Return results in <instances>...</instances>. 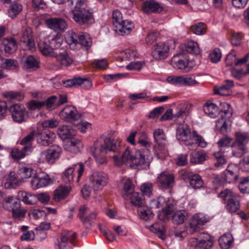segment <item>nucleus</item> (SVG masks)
I'll use <instances>...</instances> for the list:
<instances>
[{
  "label": "nucleus",
  "instance_id": "nucleus-1",
  "mask_svg": "<svg viewBox=\"0 0 249 249\" xmlns=\"http://www.w3.org/2000/svg\"><path fill=\"white\" fill-rule=\"evenodd\" d=\"M113 159L115 164L118 166L128 163L132 167L141 166L142 168H145L149 166L153 158L148 150L146 153H142L140 150H131L127 147L121 156L115 155Z\"/></svg>",
  "mask_w": 249,
  "mask_h": 249
},
{
  "label": "nucleus",
  "instance_id": "nucleus-2",
  "mask_svg": "<svg viewBox=\"0 0 249 249\" xmlns=\"http://www.w3.org/2000/svg\"><path fill=\"white\" fill-rule=\"evenodd\" d=\"M119 146V142L117 140L103 136L98 139L88 150L94 156L97 162L103 164L107 161L106 155L108 152L116 151Z\"/></svg>",
  "mask_w": 249,
  "mask_h": 249
},
{
  "label": "nucleus",
  "instance_id": "nucleus-3",
  "mask_svg": "<svg viewBox=\"0 0 249 249\" xmlns=\"http://www.w3.org/2000/svg\"><path fill=\"white\" fill-rule=\"evenodd\" d=\"M2 207L12 213V216L16 221H23L27 213V210L21 206L20 200L12 196H8L2 202Z\"/></svg>",
  "mask_w": 249,
  "mask_h": 249
},
{
  "label": "nucleus",
  "instance_id": "nucleus-4",
  "mask_svg": "<svg viewBox=\"0 0 249 249\" xmlns=\"http://www.w3.org/2000/svg\"><path fill=\"white\" fill-rule=\"evenodd\" d=\"M208 221V219L203 213L195 214L190 220L188 226L187 227L186 231H175L176 237L180 239L186 236L187 233L192 234L201 228V227Z\"/></svg>",
  "mask_w": 249,
  "mask_h": 249
},
{
  "label": "nucleus",
  "instance_id": "nucleus-5",
  "mask_svg": "<svg viewBox=\"0 0 249 249\" xmlns=\"http://www.w3.org/2000/svg\"><path fill=\"white\" fill-rule=\"evenodd\" d=\"M72 19L81 25H89L95 22L93 12L89 7H83L79 10H71L70 13Z\"/></svg>",
  "mask_w": 249,
  "mask_h": 249
},
{
  "label": "nucleus",
  "instance_id": "nucleus-6",
  "mask_svg": "<svg viewBox=\"0 0 249 249\" xmlns=\"http://www.w3.org/2000/svg\"><path fill=\"white\" fill-rule=\"evenodd\" d=\"M151 207L154 208H162L159 211L158 216L161 221L168 220L173 211L174 204L172 200H166L163 196H160L157 199L151 200Z\"/></svg>",
  "mask_w": 249,
  "mask_h": 249
},
{
  "label": "nucleus",
  "instance_id": "nucleus-7",
  "mask_svg": "<svg viewBox=\"0 0 249 249\" xmlns=\"http://www.w3.org/2000/svg\"><path fill=\"white\" fill-rule=\"evenodd\" d=\"M222 109L220 113V119L216 121L215 127L221 134H226L228 131V126L231 124L230 118L232 115V109L229 104L223 103L221 104Z\"/></svg>",
  "mask_w": 249,
  "mask_h": 249
},
{
  "label": "nucleus",
  "instance_id": "nucleus-8",
  "mask_svg": "<svg viewBox=\"0 0 249 249\" xmlns=\"http://www.w3.org/2000/svg\"><path fill=\"white\" fill-rule=\"evenodd\" d=\"M219 197L222 199L226 210L230 213L237 212L240 207V202L237 196L230 190L226 189L220 193Z\"/></svg>",
  "mask_w": 249,
  "mask_h": 249
},
{
  "label": "nucleus",
  "instance_id": "nucleus-9",
  "mask_svg": "<svg viewBox=\"0 0 249 249\" xmlns=\"http://www.w3.org/2000/svg\"><path fill=\"white\" fill-rule=\"evenodd\" d=\"M154 142L156 145L153 147L155 155L158 159H160L162 153L167 145L168 141L166 135L161 129H157L153 132Z\"/></svg>",
  "mask_w": 249,
  "mask_h": 249
},
{
  "label": "nucleus",
  "instance_id": "nucleus-10",
  "mask_svg": "<svg viewBox=\"0 0 249 249\" xmlns=\"http://www.w3.org/2000/svg\"><path fill=\"white\" fill-rule=\"evenodd\" d=\"M84 170V165L82 162L74 164L72 166L68 168L63 173L62 179L65 183H71L73 181L76 173L78 174L77 182L83 175Z\"/></svg>",
  "mask_w": 249,
  "mask_h": 249
},
{
  "label": "nucleus",
  "instance_id": "nucleus-11",
  "mask_svg": "<svg viewBox=\"0 0 249 249\" xmlns=\"http://www.w3.org/2000/svg\"><path fill=\"white\" fill-rule=\"evenodd\" d=\"M189 244L194 248L210 249L213 246V242L210 234L202 232L199 233L196 238L192 239Z\"/></svg>",
  "mask_w": 249,
  "mask_h": 249
},
{
  "label": "nucleus",
  "instance_id": "nucleus-12",
  "mask_svg": "<svg viewBox=\"0 0 249 249\" xmlns=\"http://www.w3.org/2000/svg\"><path fill=\"white\" fill-rule=\"evenodd\" d=\"M107 175L103 172L93 173L90 178V183L94 191H101L108 182Z\"/></svg>",
  "mask_w": 249,
  "mask_h": 249
},
{
  "label": "nucleus",
  "instance_id": "nucleus-13",
  "mask_svg": "<svg viewBox=\"0 0 249 249\" xmlns=\"http://www.w3.org/2000/svg\"><path fill=\"white\" fill-rule=\"evenodd\" d=\"M9 110L13 121L16 123L21 124L25 122L28 118V112L21 104H13L10 107Z\"/></svg>",
  "mask_w": 249,
  "mask_h": 249
},
{
  "label": "nucleus",
  "instance_id": "nucleus-14",
  "mask_svg": "<svg viewBox=\"0 0 249 249\" xmlns=\"http://www.w3.org/2000/svg\"><path fill=\"white\" fill-rule=\"evenodd\" d=\"M168 83L179 86H194L198 84V82L193 77L184 76H170L167 78Z\"/></svg>",
  "mask_w": 249,
  "mask_h": 249
},
{
  "label": "nucleus",
  "instance_id": "nucleus-15",
  "mask_svg": "<svg viewBox=\"0 0 249 249\" xmlns=\"http://www.w3.org/2000/svg\"><path fill=\"white\" fill-rule=\"evenodd\" d=\"M60 117L65 122L74 123L80 118L76 108L72 106H67L59 113Z\"/></svg>",
  "mask_w": 249,
  "mask_h": 249
},
{
  "label": "nucleus",
  "instance_id": "nucleus-16",
  "mask_svg": "<svg viewBox=\"0 0 249 249\" xmlns=\"http://www.w3.org/2000/svg\"><path fill=\"white\" fill-rule=\"evenodd\" d=\"M181 178L186 182L189 181L190 185L194 189H200L203 185V181L197 174L185 171L181 174Z\"/></svg>",
  "mask_w": 249,
  "mask_h": 249
},
{
  "label": "nucleus",
  "instance_id": "nucleus-17",
  "mask_svg": "<svg viewBox=\"0 0 249 249\" xmlns=\"http://www.w3.org/2000/svg\"><path fill=\"white\" fill-rule=\"evenodd\" d=\"M157 182L162 190L169 189L174 183V177L173 174L164 171L158 176Z\"/></svg>",
  "mask_w": 249,
  "mask_h": 249
},
{
  "label": "nucleus",
  "instance_id": "nucleus-18",
  "mask_svg": "<svg viewBox=\"0 0 249 249\" xmlns=\"http://www.w3.org/2000/svg\"><path fill=\"white\" fill-rule=\"evenodd\" d=\"M47 26L55 32H64L67 28L65 20L60 18H50L45 20Z\"/></svg>",
  "mask_w": 249,
  "mask_h": 249
},
{
  "label": "nucleus",
  "instance_id": "nucleus-19",
  "mask_svg": "<svg viewBox=\"0 0 249 249\" xmlns=\"http://www.w3.org/2000/svg\"><path fill=\"white\" fill-rule=\"evenodd\" d=\"M62 149L57 144L52 145L47 150L42 153L45 154L46 160L50 164H53L60 157Z\"/></svg>",
  "mask_w": 249,
  "mask_h": 249
},
{
  "label": "nucleus",
  "instance_id": "nucleus-20",
  "mask_svg": "<svg viewBox=\"0 0 249 249\" xmlns=\"http://www.w3.org/2000/svg\"><path fill=\"white\" fill-rule=\"evenodd\" d=\"M169 48L163 43L156 44L152 52L153 57L157 60L165 59L168 55Z\"/></svg>",
  "mask_w": 249,
  "mask_h": 249
},
{
  "label": "nucleus",
  "instance_id": "nucleus-21",
  "mask_svg": "<svg viewBox=\"0 0 249 249\" xmlns=\"http://www.w3.org/2000/svg\"><path fill=\"white\" fill-rule=\"evenodd\" d=\"M76 234L74 232L71 231H63L61 233L60 239L58 240V246L59 249H72L69 246L68 241L72 243L75 239Z\"/></svg>",
  "mask_w": 249,
  "mask_h": 249
},
{
  "label": "nucleus",
  "instance_id": "nucleus-22",
  "mask_svg": "<svg viewBox=\"0 0 249 249\" xmlns=\"http://www.w3.org/2000/svg\"><path fill=\"white\" fill-rule=\"evenodd\" d=\"M55 138V134L52 132L38 131L36 136L37 143L44 146H48L52 143Z\"/></svg>",
  "mask_w": 249,
  "mask_h": 249
},
{
  "label": "nucleus",
  "instance_id": "nucleus-23",
  "mask_svg": "<svg viewBox=\"0 0 249 249\" xmlns=\"http://www.w3.org/2000/svg\"><path fill=\"white\" fill-rule=\"evenodd\" d=\"M20 42L22 43V45L26 47V49L32 52L35 50V43L32 35L31 28H27L23 31Z\"/></svg>",
  "mask_w": 249,
  "mask_h": 249
},
{
  "label": "nucleus",
  "instance_id": "nucleus-24",
  "mask_svg": "<svg viewBox=\"0 0 249 249\" xmlns=\"http://www.w3.org/2000/svg\"><path fill=\"white\" fill-rule=\"evenodd\" d=\"M57 134L62 140L71 139L76 134V131L70 125H60L57 130Z\"/></svg>",
  "mask_w": 249,
  "mask_h": 249
},
{
  "label": "nucleus",
  "instance_id": "nucleus-25",
  "mask_svg": "<svg viewBox=\"0 0 249 249\" xmlns=\"http://www.w3.org/2000/svg\"><path fill=\"white\" fill-rule=\"evenodd\" d=\"M237 167L233 164H229L226 170L223 172V177L225 182L228 183L234 182L238 179Z\"/></svg>",
  "mask_w": 249,
  "mask_h": 249
},
{
  "label": "nucleus",
  "instance_id": "nucleus-26",
  "mask_svg": "<svg viewBox=\"0 0 249 249\" xmlns=\"http://www.w3.org/2000/svg\"><path fill=\"white\" fill-rule=\"evenodd\" d=\"M53 57L55 58L58 63L63 67H68L73 62L72 59L65 51L56 52Z\"/></svg>",
  "mask_w": 249,
  "mask_h": 249
},
{
  "label": "nucleus",
  "instance_id": "nucleus-27",
  "mask_svg": "<svg viewBox=\"0 0 249 249\" xmlns=\"http://www.w3.org/2000/svg\"><path fill=\"white\" fill-rule=\"evenodd\" d=\"M181 53H177L174 54L171 59V64L174 68L184 71L185 72L189 71L191 68L188 67V62L186 59H181L178 58Z\"/></svg>",
  "mask_w": 249,
  "mask_h": 249
},
{
  "label": "nucleus",
  "instance_id": "nucleus-28",
  "mask_svg": "<svg viewBox=\"0 0 249 249\" xmlns=\"http://www.w3.org/2000/svg\"><path fill=\"white\" fill-rule=\"evenodd\" d=\"M176 137L179 141L184 142L190 139L191 130L186 124H182L178 126L176 131Z\"/></svg>",
  "mask_w": 249,
  "mask_h": 249
},
{
  "label": "nucleus",
  "instance_id": "nucleus-29",
  "mask_svg": "<svg viewBox=\"0 0 249 249\" xmlns=\"http://www.w3.org/2000/svg\"><path fill=\"white\" fill-rule=\"evenodd\" d=\"M142 9L145 13H160L162 11L160 4L154 0H147L142 5Z\"/></svg>",
  "mask_w": 249,
  "mask_h": 249
},
{
  "label": "nucleus",
  "instance_id": "nucleus-30",
  "mask_svg": "<svg viewBox=\"0 0 249 249\" xmlns=\"http://www.w3.org/2000/svg\"><path fill=\"white\" fill-rule=\"evenodd\" d=\"M83 147V144L80 140L72 138L68 142L65 148L71 153H77L80 152Z\"/></svg>",
  "mask_w": 249,
  "mask_h": 249
},
{
  "label": "nucleus",
  "instance_id": "nucleus-31",
  "mask_svg": "<svg viewBox=\"0 0 249 249\" xmlns=\"http://www.w3.org/2000/svg\"><path fill=\"white\" fill-rule=\"evenodd\" d=\"M38 47L42 54L45 56L53 57L56 52L53 50L50 43L46 40H40L38 43Z\"/></svg>",
  "mask_w": 249,
  "mask_h": 249
},
{
  "label": "nucleus",
  "instance_id": "nucleus-32",
  "mask_svg": "<svg viewBox=\"0 0 249 249\" xmlns=\"http://www.w3.org/2000/svg\"><path fill=\"white\" fill-rule=\"evenodd\" d=\"M23 67L28 71H34L38 68L39 63L34 56L29 55L25 58Z\"/></svg>",
  "mask_w": 249,
  "mask_h": 249
},
{
  "label": "nucleus",
  "instance_id": "nucleus-33",
  "mask_svg": "<svg viewBox=\"0 0 249 249\" xmlns=\"http://www.w3.org/2000/svg\"><path fill=\"white\" fill-rule=\"evenodd\" d=\"M234 86L233 81L231 80H227L225 83L218 87L214 89V93L222 96H227L230 94V89Z\"/></svg>",
  "mask_w": 249,
  "mask_h": 249
},
{
  "label": "nucleus",
  "instance_id": "nucleus-34",
  "mask_svg": "<svg viewBox=\"0 0 249 249\" xmlns=\"http://www.w3.org/2000/svg\"><path fill=\"white\" fill-rule=\"evenodd\" d=\"M190 107L188 104L180 106L177 108L176 112L173 114L172 118H179L183 121L189 115Z\"/></svg>",
  "mask_w": 249,
  "mask_h": 249
},
{
  "label": "nucleus",
  "instance_id": "nucleus-35",
  "mask_svg": "<svg viewBox=\"0 0 249 249\" xmlns=\"http://www.w3.org/2000/svg\"><path fill=\"white\" fill-rule=\"evenodd\" d=\"M18 196L27 205H34L37 201L36 196L32 193L23 191H19Z\"/></svg>",
  "mask_w": 249,
  "mask_h": 249
},
{
  "label": "nucleus",
  "instance_id": "nucleus-36",
  "mask_svg": "<svg viewBox=\"0 0 249 249\" xmlns=\"http://www.w3.org/2000/svg\"><path fill=\"white\" fill-rule=\"evenodd\" d=\"M203 110L205 114L213 118H215L219 113L218 107L210 101L205 103L203 107Z\"/></svg>",
  "mask_w": 249,
  "mask_h": 249
},
{
  "label": "nucleus",
  "instance_id": "nucleus-37",
  "mask_svg": "<svg viewBox=\"0 0 249 249\" xmlns=\"http://www.w3.org/2000/svg\"><path fill=\"white\" fill-rule=\"evenodd\" d=\"M121 28L119 29H115L114 30L118 34L124 36L130 34L132 29L134 28L133 23L129 20H124L120 24Z\"/></svg>",
  "mask_w": 249,
  "mask_h": 249
},
{
  "label": "nucleus",
  "instance_id": "nucleus-38",
  "mask_svg": "<svg viewBox=\"0 0 249 249\" xmlns=\"http://www.w3.org/2000/svg\"><path fill=\"white\" fill-rule=\"evenodd\" d=\"M2 45L4 46L6 53H13L17 49L18 43L13 38H5L2 40Z\"/></svg>",
  "mask_w": 249,
  "mask_h": 249
},
{
  "label": "nucleus",
  "instance_id": "nucleus-39",
  "mask_svg": "<svg viewBox=\"0 0 249 249\" xmlns=\"http://www.w3.org/2000/svg\"><path fill=\"white\" fill-rule=\"evenodd\" d=\"M70 189L68 187L60 186L54 192L53 199L55 201H59L64 199L69 194Z\"/></svg>",
  "mask_w": 249,
  "mask_h": 249
},
{
  "label": "nucleus",
  "instance_id": "nucleus-40",
  "mask_svg": "<svg viewBox=\"0 0 249 249\" xmlns=\"http://www.w3.org/2000/svg\"><path fill=\"white\" fill-rule=\"evenodd\" d=\"M124 199L130 200L132 204L139 207H141L144 205V201L143 195L135 191L130 194L128 198Z\"/></svg>",
  "mask_w": 249,
  "mask_h": 249
},
{
  "label": "nucleus",
  "instance_id": "nucleus-41",
  "mask_svg": "<svg viewBox=\"0 0 249 249\" xmlns=\"http://www.w3.org/2000/svg\"><path fill=\"white\" fill-rule=\"evenodd\" d=\"M134 192V185L131 179L128 178L124 181L122 196L124 199L129 197L131 193Z\"/></svg>",
  "mask_w": 249,
  "mask_h": 249
},
{
  "label": "nucleus",
  "instance_id": "nucleus-42",
  "mask_svg": "<svg viewBox=\"0 0 249 249\" xmlns=\"http://www.w3.org/2000/svg\"><path fill=\"white\" fill-rule=\"evenodd\" d=\"M233 156L240 158L247 152V149L245 144H238L234 142L231 145Z\"/></svg>",
  "mask_w": 249,
  "mask_h": 249
},
{
  "label": "nucleus",
  "instance_id": "nucleus-43",
  "mask_svg": "<svg viewBox=\"0 0 249 249\" xmlns=\"http://www.w3.org/2000/svg\"><path fill=\"white\" fill-rule=\"evenodd\" d=\"M223 152L222 150L220 149L213 154L214 165L217 168L222 167L227 162Z\"/></svg>",
  "mask_w": 249,
  "mask_h": 249
},
{
  "label": "nucleus",
  "instance_id": "nucleus-44",
  "mask_svg": "<svg viewBox=\"0 0 249 249\" xmlns=\"http://www.w3.org/2000/svg\"><path fill=\"white\" fill-rule=\"evenodd\" d=\"M18 174L22 178H28L35 176L36 172L32 168L21 166L19 167Z\"/></svg>",
  "mask_w": 249,
  "mask_h": 249
},
{
  "label": "nucleus",
  "instance_id": "nucleus-45",
  "mask_svg": "<svg viewBox=\"0 0 249 249\" xmlns=\"http://www.w3.org/2000/svg\"><path fill=\"white\" fill-rule=\"evenodd\" d=\"M150 230L152 232L157 234L159 236V237L161 239L164 240L165 239V229L164 226L162 224H153L150 227Z\"/></svg>",
  "mask_w": 249,
  "mask_h": 249
},
{
  "label": "nucleus",
  "instance_id": "nucleus-46",
  "mask_svg": "<svg viewBox=\"0 0 249 249\" xmlns=\"http://www.w3.org/2000/svg\"><path fill=\"white\" fill-rule=\"evenodd\" d=\"M34 132L32 131L24 137L20 142V144L24 146V149H26L30 152L32 150V144L34 141Z\"/></svg>",
  "mask_w": 249,
  "mask_h": 249
},
{
  "label": "nucleus",
  "instance_id": "nucleus-47",
  "mask_svg": "<svg viewBox=\"0 0 249 249\" xmlns=\"http://www.w3.org/2000/svg\"><path fill=\"white\" fill-rule=\"evenodd\" d=\"M137 212L140 217L144 221H147L153 218L154 213L150 209H145L141 207H139Z\"/></svg>",
  "mask_w": 249,
  "mask_h": 249
},
{
  "label": "nucleus",
  "instance_id": "nucleus-48",
  "mask_svg": "<svg viewBox=\"0 0 249 249\" xmlns=\"http://www.w3.org/2000/svg\"><path fill=\"white\" fill-rule=\"evenodd\" d=\"M29 152L24 148L22 147L21 149H19L17 148H13L10 155L14 160H18L25 157L26 155L28 154Z\"/></svg>",
  "mask_w": 249,
  "mask_h": 249
},
{
  "label": "nucleus",
  "instance_id": "nucleus-49",
  "mask_svg": "<svg viewBox=\"0 0 249 249\" xmlns=\"http://www.w3.org/2000/svg\"><path fill=\"white\" fill-rule=\"evenodd\" d=\"M186 215L187 213L184 210L175 212L172 217L173 223L178 225L182 224L184 221Z\"/></svg>",
  "mask_w": 249,
  "mask_h": 249
},
{
  "label": "nucleus",
  "instance_id": "nucleus-50",
  "mask_svg": "<svg viewBox=\"0 0 249 249\" xmlns=\"http://www.w3.org/2000/svg\"><path fill=\"white\" fill-rule=\"evenodd\" d=\"M78 43L85 49L88 50L91 46L92 41L88 34L82 33L80 35Z\"/></svg>",
  "mask_w": 249,
  "mask_h": 249
},
{
  "label": "nucleus",
  "instance_id": "nucleus-51",
  "mask_svg": "<svg viewBox=\"0 0 249 249\" xmlns=\"http://www.w3.org/2000/svg\"><path fill=\"white\" fill-rule=\"evenodd\" d=\"M124 21L121 12L118 10L113 11L112 12V23L114 29L121 28L120 24Z\"/></svg>",
  "mask_w": 249,
  "mask_h": 249
},
{
  "label": "nucleus",
  "instance_id": "nucleus-52",
  "mask_svg": "<svg viewBox=\"0 0 249 249\" xmlns=\"http://www.w3.org/2000/svg\"><path fill=\"white\" fill-rule=\"evenodd\" d=\"M190 29L194 34L197 35H202L206 32V25L203 22H199L192 25Z\"/></svg>",
  "mask_w": 249,
  "mask_h": 249
},
{
  "label": "nucleus",
  "instance_id": "nucleus-53",
  "mask_svg": "<svg viewBox=\"0 0 249 249\" xmlns=\"http://www.w3.org/2000/svg\"><path fill=\"white\" fill-rule=\"evenodd\" d=\"M206 160V154L198 152H193L190 156V160L192 163H201Z\"/></svg>",
  "mask_w": 249,
  "mask_h": 249
},
{
  "label": "nucleus",
  "instance_id": "nucleus-54",
  "mask_svg": "<svg viewBox=\"0 0 249 249\" xmlns=\"http://www.w3.org/2000/svg\"><path fill=\"white\" fill-rule=\"evenodd\" d=\"M232 243V237L231 235H224L219 239V243L221 248L223 249H229Z\"/></svg>",
  "mask_w": 249,
  "mask_h": 249
},
{
  "label": "nucleus",
  "instance_id": "nucleus-55",
  "mask_svg": "<svg viewBox=\"0 0 249 249\" xmlns=\"http://www.w3.org/2000/svg\"><path fill=\"white\" fill-rule=\"evenodd\" d=\"M22 9V6L19 3H15L11 5L8 10L9 16L12 18H15Z\"/></svg>",
  "mask_w": 249,
  "mask_h": 249
},
{
  "label": "nucleus",
  "instance_id": "nucleus-56",
  "mask_svg": "<svg viewBox=\"0 0 249 249\" xmlns=\"http://www.w3.org/2000/svg\"><path fill=\"white\" fill-rule=\"evenodd\" d=\"M18 66V62L14 59H2L1 66L5 69H14Z\"/></svg>",
  "mask_w": 249,
  "mask_h": 249
},
{
  "label": "nucleus",
  "instance_id": "nucleus-57",
  "mask_svg": "<svg viewBox=\"0 0 249 249\" xmlns=\"http://www.w3.org/2000/svg\"><path fill=\"white\" fill-rule=\"evenodd\" d=\"M192 136L193 140L197 146L202 148H205L207 146V142L205 141L203 137L198 134L196 131H193Z\"/></svg>",
  "mask_w": 249,
  "mask_h": 249
},
{
  "label": "nucleus",
  "instance_id": "nucleus-58",
  "mask_svg": "<svg viewBox=\"0 0 249 249\" xmlns=\"http://www.w3.org/2000/svg\"><path fill=\"white\" fill-rule=\"evenodd\" d=\"M138 143L140 144L141 146L146 148V150L142 152V153H146V150L149 152L148 148L151 147V143L145 133H142L141 134V136L139 137Z\"/></svg>",
  "mask_w": 249,
  "mask_h": 249
},
{
  "label": "nucleus",
  "instance_id": "nucleus-59",
  "mask_svg": "<svg viewBox=\"0 0 249 249\" xmlns=\"http://www.w3.org/2000/svg\"><path fill=\"white\" fill-rule=\"evenodd\" d=\"M153 189V184L150 182L143 183L141 186V190L143 196H145L149 197L152 194Z\"/></svg>",
  "mask_w": 249,
  "mask_h": 249
},
{
  "label": "nucleus",
  "instance_id": "nucleus-60",
  "mask_svg": "<svg viewBox=\"0 0 249 249\" xmlns=\"http://www.w3.org/2000/svg\"><path fill=\"white\" fill-rule=\"evenodd\" d=\"M186 50L190 53L198 54L199 53L198 44L193 41H189L187 43Z\"/></svg>",
  "mask_w": 249,
  "mask_h": 249
},
{
  "label": "nucleus",
  "instance_id": "nucleus-61",
  "mask_svg": "<svg viewBox=\"0 0 249 249\" xmlns=\"http://www.w3.org/2000/svg\"><path fill=\"white\" fill-rule=\"evenodd\" d=\"M3 96L9 100L21 101L23 99V96L19 92L8 91L3 93Z\"/></svg>",
  "mask_w": 249,
  "mask_h": 249
},
{
  "label": "nucleus",
  "instance_id": "nucleus-62",
  "mask_svg": "<svg viewBox=\"0 0 249 249\" xmlns=\"http://www.w3.org/2000/svg\"><path fill=\"white\" fill-rule=\"evenodd\" d=\"M239 189L243 194L249 193V177L242 179L238 185Z\"/></svg>",
  "mask_w": 249,
  "mask_h": 249
},
{
  "label": "nucleus",
  "instance_id": "nucleus-63",
  "mask_svg": "<svg viewBox=\"0 0 249 249\" xmlns=\"http://www.w3.org/2000/svg\"><path fill=\"white\" fill-rule=\"evenodd\" d=\"M242 38L243 36L240 33H233L230 38L231 44L233 46H239L241 44Z\"/></svg>",
  "mask_w": 249,
  "mask_h": 249
},
{
  "label": "nucleus",
  "instance_id": "nucleus-64",
  "mask_svg": "<svg viewBox=\"0 0 249 249\" xmlns=\"http://www.w3.org/2000/svg\"><path fill=\"white\" fill-rule=\"evenodd\" d=\"M42 102L43 107H45L47 109H52L57 107L55 96H52Z\"/></svg>",
  "mask_w": 249,
  "mask_h": 249
}]
</instances>
